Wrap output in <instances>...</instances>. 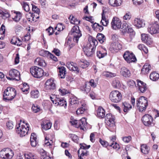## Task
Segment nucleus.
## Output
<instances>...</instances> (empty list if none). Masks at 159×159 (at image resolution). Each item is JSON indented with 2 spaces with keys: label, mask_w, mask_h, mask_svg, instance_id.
<instances>
[{
  "label": "nucleus",
  "mask_w": 159,
  "mask_h": 159,
  "mask_svg": "<svg viewBox=\"0 0 159 159\" xmlns=\"http://www.w3.org/2000/svg\"><path fill=\"white\" fill-rule=\"evenodd\" d=\"M16 91L15 89L8 87L3 92V98L6 102L12 100L16 95Z\"/></svg>",
  "instance_id": "1"
},
{
  "label": "nucleus",
  "mask_w": 159,
  "mask_h": 159,
  "mask_svg": "<svg viewBox=\"0 0 159 159\" xmlns=\"http://www.w3.org/2000/svg\"><path fill=\"white\" fill-rule=\"evenodd\" d=\"M148 105L147 99L144 97H141L137 100V108L140 112L145 111Z\"/></svg>",
  "instance_id": "2"
},
{
  "label": "nucleus",
  "mask_w": 159,
  "mask_h": 159,
  "mask_svg": "<svg viewBox=\"0 0 159 159\" xmlns=\"http://www.w3.org/2000/svg\"><path fill=\"white\" fill-rule=\"evenodd\" d=\"M69 34L73 35V40L74 42L77 43L78 41L79 38L82 36L81 31L79 30V26L77 25L73 26Z\"/></svg>",
  "instance_id": "3"
},
{
  "label": "nucleus",
  "mask_w": 159,
  "mask_h": 159,
  "mask_svg": "<svg viewBox=\"0 0 159 159\" xmlns=\"http://www.w3.org/2000/svg\"><path fill=\"white\" fill-rule=\"evenodd\" d=\"M109 98L111 101L114 102L118 103L121 99L122 95L118 91H112L110 93Z\"/></svg>",
  "instance_id": "4"
},
{
  "label": "nucleus",
  "mask_w": 159,
  "mask_h": 159,
  "mask_svg": "<svg viewBox=\"0 0 159 159\" xmlns=\"http://www.w3.org/2000/svg\"><path fill=\"white\" fill-rule=\"evenodd\" d=\"M123 57L126 61L129 63L135 62L137 59L135 56L132 53H130L128 51H126L123 55Z\"/></svg>",
  "instance_id": "5"
},
{
  "label": "nucleus",
  "mask_w": 159,
  "mask_h": 159,
  "mask_svg": "<svg viewBox=\"0 0 159 159\" xmlns=\"http://www.w3.org/2000/svg\"><path fill=\"white\" fill-rule=\"evenodd\" d=\"M142 120L145 126H153L154 125V123L153 122V118L149 115L146 114L144 115L142 117Z\"/></svg>",
  "instance_id": "6"
},
{
  "label": "nucleus",
  "mask_w": 159,
  "mask_h": 159,
  "mask_svg": "<svg viewBox=\"0 0 159 159\" xmlns=\"http://www.w3.org/2000/svg\"><path fill=\"white\" fill-rule=\"evenodd\" d=\"M55 88V84L53 78L50 79L46 81L45 84L46 90H51L54 89Z\"/></svg>",
  "instance_id": "7"
},
{
  "label": "nucleus",
  "mask_w": 159,
  "mask_h": 159,
  "mask_svg": "<svg viewBox=\"0 0 159 159\" xmlns=\"http://www.w3.org/2000/svg\"><path fill=\"white\" fill-rule=\"evenodd\" d=\"M148 31L151 34H155L159 32V25L157 22L154 24L151 25L148 28Z\"/></svg>",
  "instance_id": "8"
},
{
  "label": "nucleus",
  "mask_w": 159,
  "mask_h": 159,
  "mask_svg": "<svg viewBox=\"0 0 159 159\" xmlns=\"http://www.w3.org/2000/svg\"><path fill=\"white\" fill-rule=\"evenodd\" d=\"M122 48L121 44L118 42H114L111 43L109 48V50L112 52H117Z\"/></svg>",
  "instance_id": "9"
},
{
  "label": "nucleus",
  "mask_w": 159,
  "mask_h": 159,
  "mask_svg": "<svg viewBox=\"0 0 159 159\" xmlns=\"http://www.w3.org/2000/svg\"><path fill=\"white\" fill-rule=\"evenodd\" d=\"M90 44L87 45L86 46L83 48L84 54L87 56L91 57L94 54L95 49L94 47H89Z\"/></svg>",
  "instance_id": "10"
},
{
  "label": "nucleus",
  "mask_w": 159,
  "mask_h": 159,
  "mask_svg": "<svg viewBox=\"0 0 159 159\" xmlns=\"http://www.w3.org/2000/svg\"><path fill=\"white\" fill-rule=\"evenodd\" d=\"M121 22L119 18L116 17H114L111 22L112 28L114 29H120L121 27Z\"/></svg>",
  "instance_id": "11"
},
{
  "label": "nucleus",
  "mask_w": 159,
  "mask_h": 159,
  "mask_svg": "<svg viewBox=\"0 0 159 159\" xmlns=\"http://www.w3.org/2000/svg\"><path fill=\"white\" fill-rule=\"evenodd\" d=\"M105 121L107 122V125H108L109 126H111L114 125L115 117L111 114L108 113L105 116Z\"/></svg>",
  "instance_id": "12"
},
{
  "label": "nucleus",
  "mask_w": 159,
  "mask_h": 159,
  "mask_svg": "<svg viewBox=\"0 0 159 159\" xmlns=\"http://www.w3.org/2000/svg\"><path fill=\"white\" fill-rule=\"evenodd\" d=\"M137 85L139 90L142 93L145 92L147 89L146 84L139 80H137Z\"/></svg>",
  "instance_id": "13"
},
{
  "label": "nucleus",
  "mask_w": 159,
  "mask_h": 159,
  "mask_svg": "<svg viewBox=\"0 0 159 159\" xmlns=\"http://www.w3.org/2000/svg\"><path fill=\"white\" fill-rule=\"evenodd\" d=\"M55 102V106L59 105L61 106H64L66 107L67 106V102L63 98H59L56 97V100L54 101Z\"/></svg>",
  "instance_id": "14"
},
{
  "label": "nucleus",
  "mask_w": 159,
  "mask_h": 159,
  "mask_svg": "<svg viewBox=\"0 0 159 159\" xmlns=\"http://www.w3.org/2000/svg\"><path fill=\"white\" fill-rule=\"evenodd\" d=\"M26 128L25 127L24 125H22L21 127L20 128L18 127H17V128L19 131L20 130L19 133L20 134L21 136H25L28 133V131L29 130V125L26 124Z\"/></svg>",
  "instance_id": "15"
},
{
  "label": "nucleus",
  "mask_w": 159,
  "mask_h": 159,
  "mask_svg": "<svg viewBox=\"0 0 159 159\" xmlns=\"http://www.w3.org/2000/svg\"><path fill=\"white\" fill-rule=\"evenodd\" d=\"M30 72L35 78H40L44 75V70H30Z\"/></svg>",
  "instance_id": "16"
},
{
  "label": "nucleus",
  "mask_w": 159,
  "mask_h": 159,
  "mask_svg": "<svg viewBox=\"0 0 159 159\" xmlns=\"http://www.w3.org/2000/svg\"><path fill=\"white\" fill-rule=\"evenodd\" d=\"M9 76L16 78L15 80H20V72L18 70H10L9 72Z\"/></svg>",
  "instance_id": "17"
},
{
  "label": "nucleus",
  "mask_w": 159,
  "mask_h": 159,
  "mask_svg": "<svg viewBox=\"0 0 159 159\" xmlns=\"http://www.w3.org/2000/svg\"><path fill=\"white\" fill-rule=\"evenodd\" d=\"M134 25L138 28L143 27L145 25L144 20L137 18H135L134 20Z\"/></svg>",
  "instance_id": "18"
},
{
  "label": "nucleus",
  "mask_w": 159,
  "mask_h": 159,
  "mask_svg": "<svg viewBox=\"0 0 159 159\" xmlns=\"http://www.w3.org/2000/svg\"><path fill=\"white\" fill-rule=\"evenodd\" d=\"M89 43L87 45L90 44L89 47H94V49H95L96 46L98 44V42L97 40L92 36H90L88 39Z\"/></svg>",
  "instance_id": "19"
},
{
  "label": "nucleus",
  "mask_w": 159,
  "mask_h": 159,
  "mask_svg": "<svg viewBox=\"0 0 159 159\" xmlns=\"http://www.w3.org/2000/svg\"><path fill=\"white\" fill-rule=\"evenodd\" d=\"M141 39L143 41L147 44H150L152 41V39L146 34H141Z\"/></svg>",
  "instance_id": "20"
},
{
  "label": "nucleus",
  "mask_w": 159,
  "mask_h": 159,
  "mask_svg": "<svg viewBox=\"0 0 159 159\" xmlns=\"http://www.w3.org/2000/svg\"><path fill=\"white\" fill-rule=\"evenodd\" d=\"M97 116L100 118H102L105 116V111L102 107H99L97 111Z\"/></svg>",
  "instance_id": "21"
},
{
  "label": "nucleus",
  "mask_w": 159,
  "mask_h": 159,
  "mask_svg": "<svg viewBox=\"0 0 159 159\" xmlns=\"http://www.w3.org/2000/svg\"><path fill=\"white\" fill-rule=\"evenodd\" d=\"M86 120L85 118H83L78 120L77 127H80L82 129H84V128L86 125Z\"/></svg>",
  "instance_id": "22"
},
{
  "label": "nucleus",
  "mask_w": 159,
  "mask_h": 159,
  "mask_svg": "<svg viewBox=\"0 0 159 159\" xmlns=\"http://www.w3.org/2000/svg\"><path fill=\"white\" fill-rule=\"evenodd\" d=\"M102 20L100 21V24L104 26H106L108 24L109 21L106 18L103 10L102 14Z\"/></svg>",
  "instance_id": "23"
},
{
  "label": "nucleus",
  "mask_w": 159,
  "mask_h": 159,
  "mask_svg": "<svg viewBox=\"0 0 159 159\" xmlns=\"http://www.w3.org/2000/svg\"><path fill=\"white\" fill-rule=\"evenodd\" d=\"M66 66L69 70H73L74 68L75 70H78V69L77 64L73 62H68L66 63Z\"/></svg>",
  "instance_id": "24"
},
{
  "label": "nucleus",
  "mask_w": 159,
  "mask_h": 159,
  "mask_svg": "<svg viewBox=\"0 0 159 159\" xmlns=\"http://www.w3.org/2000/svg\"><path fill=\"white\" fill-rule=\"evenodd\" d=\"M122 107L124 112H127L132 108V106L129 103L126 102L122 103Z\"/></svg>",
  "instance_id": "25"
},
{
  "label": "nucleus",
  "mask_w": 159,
  "mask_h": 159,
  "mask_svg": "<svg viewBox=\"0 0 159 159\" xmlns=\"http://www.w3.org/2000/svg\"><path fill=\"white\" fill-rule=\"evenodd\" d=\"M34 62L36 64H37L39 66L42 67H44L46 65V64L45 61L40 58H37L34 61Z\"/></svg>",
  "instance_id": "26"
},
{
  "label": "nucleus",
  "mask_w": 159,
  "mask_h": 159,
  "mask_svg": "<svg viewBox=\"0 0 159 159\" xmlns=\"http://www.w3.org/2000/svg\"><path fill=\"white\" fill-rule=\"evenodd\" d=\"M80 148L78 151V155H79L80 152H81V151H84L85 152H86V151H87L86 150L89 149L90 147V145H87L85 144L84 143H80Z\"/></svg>",
  "instance_id": "27"
},
{
  "label": "nucleus",
  "mask_w": 159,
  "mask_h": 159,
  "mask_svg": "<svg viewBox=\"0 0 159 159\" xmlns=\"http://www.w3.org/2000/svg\"><path fill=\"white\" fill-rule=\"evenodd\" d=\"M121 0H109V4L113 7L118 6L121 4Z\"/></svg>",
  "instance_id": "28"
},
{
  "label": "nucleus",
  "mask_w": 159,
  "mask_h": 159,
  "mask_svg": "<svg viewBox=\"0 0 159 159\" xmlns=\"http://www.w3.org/2000/svg\"><path fill=\"white\" fill-rule=\"evenodd\" d=\"M14 13L16 14V15L14 17L12 18V19L16 22H18L22 17V14L19 11H15Z\"/></svg>",
  "instance_id": "29"
},
{
  "label": "nucleus",
  "mask_w": 159,
  "mask_h": 159,
  "mask_svg": "<svg viewBox=\"0 0 159 159\" xmlns=\"http://www.w3.org/2000/svg\"><path fill=\"white\" fill-rule=\"evenodd\" d=\"M87 109V108L86 107V104H82L80 107L77 109L76 111V112L77 114L80 115L83 113L84 111H86Z\"/></svg>",
  "instance_id": "30"
},
{
  "label": "nucleus",
  "mask_w": 159,
  "mask_h": 159,
  "mask_svg": "<svg viewBox=\"0 0 159 159\" xmlns=\"http://www.w3.org/2000/svg\"><path fill=\"white\" fill-rule=\"evenodd\" d=\"M141 152L144 154H147L149 150V148L146 144H143L141 146Z\"/></svg>",
  "instance_id": "31"
},
{
  "label": "nucleus",
  "mask_w": 159,
  "mask_h": 159,
  "mask_svg": "<svg viewBox=\"0 0 159 159\" xmlns=\"http://www.w3.org/2000/svg\"><path fill=\"white\" fill-rule=\"evenodd\" d=\"M150 78L152 81H156L159 78V74L153 71L150 74Z\"/></svg>",
  "instance_id": "32"
},
{
  "label": "nucleus",
  "mask_w": 159,
  "mask_h": 159,
  "mask_svg": "<svg viewBox=\"0 0 159 159\" xmlns=\"http://www.w3.org/2000/svg\"><path fill=\"white\" fill-rule=\"evenodd\" d=\"M69 19L71 24L78 25L80 23V21L78 20L72 15L70 16Z\"/></svg>",
  "instance_id": "33"
},
{
  "label": "nucleus",
  "mask_w": 159,
  "mask_h": 159,
  "mask_svg": "<svg viewBox=\"0 0 159 159\" xmlns=\"http://www.w3.org/2000/svg\"><path fill=\"white\" fill-rule=\"evenodd\" d=\"M120 73L121 75L125 77H129L131 75L129 70H121Z\"/></svg>",
  "instance_id": "34"
},
{
  "label": "nucleus",
  "mask_w": 159,
  "mask_h": 159,
  "mask_svg": "<svg viewBox=\"0 0 159 159\" xmlns=\"http://www.w3.org/2000/svg\"><path fill=\"white\" fill-rule=\"evenodd\" d=\"M5 26L2 25L0 28V39H3L5 36Z\"/></svg>",
  "instance_id": "35"
},
{
  "label": "nucleus",
  "mask_w": 159,
  "mask_h": 159,
  "mask_svg": "<svg viewBox=\"0 0 159 159\" xmlns=\"http://www.w3.org/2000/svg\"><path fill=\"white\" fill-rule=\"evenodd\" d=\"M52 124L51 123L48 122L46 124L43 123L41 125L42 128L45 130H47L51 128Z\"/></svg>",
  "instance_id": "36"
},
{
  "label": "nucleus",
  "mask_w": 159,
  "mask_h": 159,
  "mask_svg": "<svg viewBox=\"0 0 159 159\" xmlns=\"http://www.w3.org/2000/svg\"><path fill=\"white\" fill-rule=\"evenodd\" d=\"M97 38L101 43H103L106 39L105 36L102 34H98L97 35Z\"/></svg>",
  "instance_id": "37"
},
{
  "label": "nucleus",
  "mask_w": 159,
  "mask_h": 159,
  "mask_svg": "<svg viewBox=\"0 0 159 159\" xmlns=\"http://www.w3.org/2000/svg\"><path fill=\"white\" fill-rule=\"evenodd\" d=\"M0 16L3 19H5L9 17L10 16L9 13L7 11H3L0 10Z\"/></svg>",
  "instance_id": "38"
},
{
  "label": "nucleus",
  "mask_w": 159,
  "mask_h": 159,
  "mask_svg": "<svg viewBox=\"0 0 159 159\" xmlns=\"http://www.w3.org/2000/svg\"><path fill=\"white\" fill-rule=\"evenodd\" d=\"M30 94L31 97L33 98H37L39 96V92L37 90H32Z\"/></svg>",
  "instance_id": "39"
},
{
  "label": "nucleus",
  "mask_w": 159,
  "mask_h": 159,
  "mask_svg": "<svg viewBox=\"0 0 159 159\" xmlns=\"http://www.w3.org/2000/svg\"><path fill=\"white\" fill-rule=\"evenodd\" d=\"M102 75H103L106 76V77H113L116 76V74L113 73L109 72L108 71H104Z\"/></svg>",
  "instance_id": "40"
},
{
  "label": "nucleus",
  "mask_w": 159,
  "mask_h": 159,
  "mask_svg": "<svg viewBox=\"0 0 159 159\" xmlns=\"http://www.w3.org/2000/svg\"><path fill=\"white\" fill-rule=\"evenodd\" d=\"M24 156L26 159H38L34 154L31 153H26L25 154Z\"/></svg>",
  "instance_id": "41"
},
{
  "label": "nucleus",
  "mask_w": 159,
  "mask_h": 159,
  "mask_svg": "<svg viewBox=\"0 0 159 159\" xmlns=\"http://www.w3.org/2000/svg\"><path fill=\"white\" fill-rule=\"evenodd\" d=\"M128 86L131 88H133L134 87H137L135 82L132 80H129L127 82Z\"/></svg>",
  "instance_id": "42"
},
{
  "label": "nucleus",
  "mask_w": 159,
  "mask_h": 159,
  "mask_svg": "<svg viewBox=\"0 0 159 159\" xmlns=\"http://www.w3.org/2000/svg\"><path fill=\"white\" fill-rule=\"evenodd\" d=\"M113 86L116 88H119L121 86V84L119 80L118 79H115L112 83Z\"/></svg>",
  "instance_id": "43"
},
{
  "label": "nucleus",
  "mask_w": 159,
  "mask_h": 159,
  "mask_svg": "<svg viewBox=\"0 0 159 159\" xmlns=\"http://www.w3.org/2000/svg\"><path fill=\"white\" fill-rule=\"evenodd\" d=\"M21 5L25 11L26 12H28L29 11L30 7L28 3L23 2L21 3Z\"/></svg>",
  "instance_id": "44"
},
{
  "label": "nucleus",
  "mask_w": 159,
  "mask_h": 159,
  "mask_svg": "<svg viewBox=\"0 0 159 159\" xmlns=\"http://www.w3.org/2000/svg\"><path fill=\"white\" fill-rule=\"evenodd\" d=\"M138 48L141 51L143 50L145 53H147L148 52V48L143 44H139L138 46Z\"/></svg>",
  "instance_id": "45"
},
{
  "label": "nucleus",
  "mask_w": 159,
  "mask_h": 159,
  "mask_svg": "<svg viewBox=\"0 0 159 159\" xmlns=\"http://www.w3.org/2000/svg\"><path fill=\"white\" fill-rule=\"evenodd\" d=\"M69 137L71 138L74 142L78 143L79 139L76 135L73 134H70L69 135Z\"/></svg>",
  "instance_id": "46"
},
{
  "label": "nucleus",
  "mask_w": 159,
  "mask_h": 159,
  "mask_svg": "<svg viewBox=\"0 0 159 159\" xmlns=\"http://www.w3.org/2000/svg\"><path fill=\"white\" fill-rule=\"evenodd\" d=\"M49 53L48 51L43 50H41L39 52V55L43 57H47L49 55Z\"/></svg>",
  "instance_id": "47"
},
{
  "label": "nucleus",
  "mask_w": 159,
  "mask_h": 159,
  "mask_svg": "<svg viewBox=\"0 0 159 159\" xmlns=\"http://www.w3.org/2000/svg\"><path fill=\"white\" fill-rule=\"evenodd\" d=\"M77 98H74L71 99L70 101V103L71 105H75V106L78 105L79 103V102L78 100H77Z\"/></svg>",
  "instance_id": "48"
},
{
  "label": "nucleus",
  "mask_w": 159,
  "mask_h": 159,
  "mask_svg": "<svg viewBox=\"0 0 159 159\" xmlns=\"http://www.w3.org/2000/svg\"><path fill=\"white\" fill-rule=\"evenodd\" d=\"M107 55V52L102 53L101 51H97V56L99 58L104 57Z\"/></svg>",
  "instance_id": "49"
},
{
  "label": "nucleus",
  "mask_w": 159,
  "mask_h": 159,
  "mask_svg": "<svg viewBox=\"0 0 159 159\" xmlns=\"http://www.w3.org/2000/svg\"><path fill=\"white\" fill-rule=\"evenodd\" d=\"M99 141L101 144L104 147H107L108 146H109L110 143H108L105 140H102L101 139H99Z\"/></svg>",
  "instance_id": "50"
},
{
  "label": "nucleus",
  "mask_w": 159,
  "mask_h": 159,
  "mask_svg": "<svg viewBox=\"0 0 159 159\" xmlns=\"http://www.w3.org/2000/svg\"><path fill=\"white\" fill-rule=\"evenodd\" d=\"M58 91L61 95H64L69 93V91L67 89L62 87L59 89Z\"/></svg>",
  "instance_id": "51"
},
{
  "label": "nucleus",
  "mask_w": 159,
  "mask_h": 159,
  "mask_svg": "<svg viewBox=\"0 0 159 159\" xmlns=\"http://www.w3.org/2000/svg\"><path fill=\"white\" fill-rule=\"evenodd\" d=\"M10 151L11 152V154H10L9 153H6L5 154L4 159H11L12 158L14 155V153L11 150Z\"/></svg>",
  "instance_id": "52"
},
{
  "label": "nucleus",
  "mask_w": 159,
  "mask_h": 159,
  "mask_svg": "<svg viewBox=\"0 0 159 159\" xmlns=\"http://www.w3.org/2000/svg\"><path fill=\"white\" fill-rule=\"evenodd\" d=\"M59 76L61 79L64 78L66 75V70H59Z\"/></svg>",
  "instance_id": "53"
},
{
  "label": "nucleus",
  "mask_w": 159,
  "mask_h": 159,
  "mask_svg": "<svg viewBox=\"0 0 159 159\" xmlns=\"http://www.w3.org/2000/svg\"><path fill=\"white\" fill-rule=\"evenodd\" d=\"M128 27V25L127 23H125L123 24L122 25H121V27L120 29L123 30L122 31L126 33Z\"/></svg>",
  "instance_id": "54"
},
{
  "label": "nucleus",
  "mask_w": 159,
  "mask_h": 159,
  "mask_svg": "<svg viewBox=\"0 0 159 159\" xmlns=\"http://www.w3.org/2000/svg\"><path fill=\"white\" fill-rule=\"evenodd\" d=\"M32 109L35 113H37L40 110L39 107L37 105H33L32 106Z\"/></svg>",
  "instance_id": "55"
},
{
  "label": "nucleus",
  "mask_w": 159,
  "mask_h": 159,
  "mask_svg": "<svg viewBox=\"0 0 159 159\" xmlns=\"http://www.w3.org/2000/svg\"><path fill=\"white\" fill-rule=\"evenodd\" d=\"M81 153L80 155V153L78 155L79 159H83V158L82 157H83L84 156H87L89 154L88 151H86V152H85L84 151H81Z\"/></svg>",
  "instance_id": "56"
},
{
  "label": "nucleus",
  "mask_w": 159,
  "mask_h": 159,
  "mask_svg": "<svg viewBox=\"0 0 159 159\" xmlns=\"http://www.w3.org/2000/svg\"><path fill=\"white\" fill-rule=\"evenodd\" d=\"M62 24H58L57 26L55 28V30H57L58 31H60L62 30L64 28Z\"/></svg>",
  "instance_id": "57"
},
{
  "label": "nucleus",
  "mask_w": 159,
  "mask_h": 159,
  "mask_svg": "<svg viewBox=\"0 0 159 159\" xmlns=\"http://www.w3.org/2000/svg\"><path fill=\"white\" fill-rule=\"evenodd\" d=\"M32 10L34 12V13L39 14L40 11L39 9L38 8V7L32 4Z\"/></svg>",
  "instance_id": "58"
},
{
  "label": "nucleus",
  "mask_w": 159,
  "mask_h": 159,
  "mask_svg": "<svg viewBox=\"0 0 159 159\" xmlns=\"http://www.w3.org/2000/svg\"><path fill=\"white\" fill-rule=\"evenodd\" d=\"M7 127L9 129H11L13 127V125L12 121H9L7 123Z\"/></svg>",
  "instance_id": "59"
},
{
  "label": "nucleus",
  "mask_w": 159,
  "mask_h": 159,
  "mask_svg": "<svg viewBox=\"0 0 159 159\" xmlns=\"http://www.w3.org/2000/svg\"><path fill=\"white\" fill-rule=\"evenodd\" d=\"M131 139V137L130 136L124 137L122 138L123 140L125 143H129Z\"/></svg>",
  "instance_id": "60"
},
{
  "label": "nucleus",
  "mask_w": 159,
  "mask_h": 159,
  "mask_svg": "<svg viewBox=\"0 0 159 159\" xmlns=\"http://www.w3.org/2000/svg\"><path fill=\"white\" fill-rule=\"evenodd\" d=\"M109 146L111 147H112L114 148H119V145L116 142H115V143H110Z\"/></svg>",
  "instance_id": "61"
},
{
  "label": "nucleus",
  "mask_w": 159,
  "mask_h": 159,
  "mask_svg": "<svg viewBox=\"0 0 159 159\" xmlns=\"http://www.w3.org/2000/svg\"><path fill=\"white\" fill-rule=\"evenodd\" d=\"M151 67L150 64L148 63H146L145 65L143 66L142 69L141 70H151Z\"/></svg>",
  "instance_id": "62"
},
{
  "label": "nucleus",
  "mask_w": 159,
  "mask_h": 159,
  "mask_svg": "<svg viewBox=\"0 0 159 159\" xmlns=\"http://www.w3.org/2000/svg\"><path fill=\"white\" fill-rule=\"evenodd\" d=\"M131 15L129 12H128L126 13V14L124 16V19L125 20H129L131 18Z\"/></svg>",
  "instance_id": "63"
},
{
  "label": "nucleus",
  "mask_w": 159,
  "mask_h": 159,
  "mask_svg": "<svg viewBox=\"0 0 159 159\" xmlns=\"http://www.w3.org/2000/svg\"><path fill=\"white\" fill-rule=\"evenodd\" d=\"M52 52L54 53L56 55L58 56H60L61 54V52L57 48H54L52 51Z\"/></svg>",
  "instance_id": "64"
}]
</instances>
